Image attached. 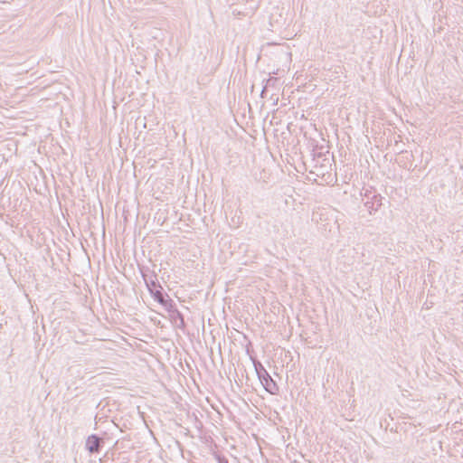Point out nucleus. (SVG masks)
I'll use <instances>...</instances> for the list:
<instances>
[{
  "instance_id": "f257e3e1",
  "label": "nucleus",
  "mask_w": 463,
  "mask_h": 463,
  "mask_svg": "<svg viewBox=\"0 0 463 463\" xmlns=\"http://www.w3.org/2000/svg\"><path fill=\"white\" fill-rule=\"evenodd\" d=\"M146 286L153 298L167 310L173 307V300L164 293L163 287L157 279V275L152 271L150 274L142 273Z\"/></svg>"
},
{
  "instance_id": "f03ea898",
  "label": "nucleus",
  "mask_w": 463,
  "mask_h": 463,
  "mask_svg": "<svg viewBox=\"0 0 463 463\" xmlns=\"http://www.w3.org/2000/svg\"><path fill=\"white\" fill-rule=\"evenodd\" d=\"M257 376L263 388L270 394L276 395L279 392V386L265 369L263 364L257 359L251 358Z\"/></svg>"
},
{
  "instance_id": "7ed1b4c3",
  "label": "nucleus",
  "mask_w": 463,
  "mask_h": 463,
  "mask_svg": "<svg viewBox=\"0 0 463 463\" xmlns=\"http://www.w3.org/2000/svg\"><path fill=\"white\" fill-rule=\"evenodd\" d=\"M364 207L366 211L372 214L373 212H376L382 205V197L380 194H375L374 192H371L366 190L364 194Z\"/></svg>"
},
{
  "instance_id": "20e7f679",
  "label": "nucleus",
  "mask_w": 463,
  "mask_h": 463,
  "mask_svg": "<svg viewBox=\"0 0 463 463\" xmlns=\"http://www.w3.org/2000/svg\"><path fill=\"white\" fill-rule=\"evenodd\" d=\"M104 446V439L96 434H91L87 438L86 449L92 454L99 453Z\"/></svg>"
},
{
  "instance_id": "39448f33",
  "label": "nucleus",
  "mask_w": 463,
  "mask_h": 463,
  "mask_svg": "<svg viewBox=\"0 0 463 463\" xmlns=\"http://www.w3.org/2000/svg\"><path fill=\"white\" fill-rule=\"evenodd\" d=\"M215 458L217 460V463H229L228 459L222 455L216 454Z\"/></svg>"
},
{
  "instance_id": "423d86ee",
  "label": "nucleus",
  "mask_w": 463,
  "mask_h": 463,
  "mask_svg": "<svg viewBox=\"0 0 463 463\" xmlns=\"http://www.w3.org/2000/svg\"><path fill=\"white\" fill-rule=\"evenodd\" d=\"M177 316L181 318L182 321L184 320L183 319V315L180 312H178V311H177Z\"/></svg>"
},
{
  "instance_id": "0eeeda50",
  "label": "nucleus",
  "mask_w": 463,
  "mask_h": 463,
  "mask_svg": "<svg viewBox=\"0 0 463 463\" xmlns=\"http://www.w3.org/2000/svg\"><path fill=\"white\" fill-rule=\"evenodd\" d=\"M265 90H266V87H264V88L262 89L261 95H263V93L265 92Z\"/></svg>"
}]
</instances>
